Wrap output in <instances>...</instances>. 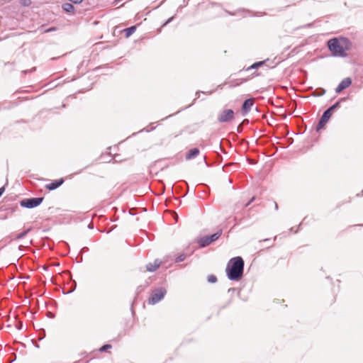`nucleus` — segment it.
<instances>
[{
  "mask_svg": "<svg viewBox=\"0 0 363 363\" xmlns=\"http://www.w3.org/2000/svg\"><path fill=\"white\" fill-rule=\"evenodd\" d=\"M327 46L333 57H345L347 50L352 48L350 40L345 37L334 38L327 42Z\"/></svg>",
  "mask_w": 363,
  "mask_h": 363,
  "instance_id": "f257e3e1",
  "label": "nucleus"
},
{
  "mask_svg": "<svg viewBox=\"0 0 363 363\" xmlns=\"http://www.w3.org/2000/svg\"><path fill=\"white\" fill-rule=\"evenodd\" d=\"M245 262L241 257L231 258L227 264L225 272L228 279L230 281L240 280L244 272Z\"/></svg>",
  "mask_w": 363,
  "mask_h": 363,
  "instance_id": "f03ea898",
  "label": "nucleus"
},
{
  "mask_svg": "<svg viewBox=\"0 0 363 363\" xmlns=\"http://www.w3.org/2000/svg\"><path fill=\"white\" fill-rule=\"evenodd\" d=\"M223 231L220 230L216 233L211 235L203 236L198 239V244L200 247L203 248L211 244L213 242L216 241L222 235Z\"/></svg>",
  "mask_w": 363,
  "mask_h": 363,
  "instance_id": "7ed1b4c3",
  "label": "nucleus"
},
{
  "mask_svg": "<svg viewBox=\"0 0 363 363\" xmlns=\"http://www.w3.org/2000/svg\"><path fill=\"white\" fill-rule=\"evenodd\" d=\"M167 291L163 287L155 289L152 291L148 298L149 304H155L161 301L165 296Z\"/></svg>",
  "mask_w": 363,
  "mask_h": 363,
  "instance_id": "20e7f679",
  "label": "nucleus"
},
{
  "mask_svg": "<svg viewBox=\"0 0 363 363\" xmlns=\"http://www.w3.org/2000/svg\"><path fill=\"white\" fill-rule=\"evenodd\" d=\"M43 199V197L24 199L20 201V205L23 208H33L40 206L42 203Z\"/></svg>",
  "mask_w": 363,
  "mask_h": 363,
  "instance_id": "39448f33",
  "label": "nucleus"
},
{
  "mask_svg": "<svg viewBox=\"0 0 363 363\" xmlns=\"http://www.w3.org/2000/svg\"><path fill=\"white\" fill-rule=\"evenodd\" d=\"M234 111L232 109L223 110L218 116L220 123H228L234 118Z\"/></svg>",
  "mask_w": 363,
  "mask_h": 363,
  "instance_id": "423d86ee",
  "label": "nucleus"
},
{
  "mask_svg": "<svg viewBox=\"0 0 363 363\" xmlns=\"http://www.w3.org/2000/svg\"><path fill=\"white\" fill-rule=\"evenodd\" d=\"M331 116H332V113H329V112H327L326 111H325L323 112L321 118H320V120L316 125V128H315L316 131H319L321 128H323V126L328 123V121L330 118Z\"/></svg>",
  "mask_w": 363,
  "mask_h": 363,
  "instance_id": "0eeeda50",
  "label": "nucleus"
},
{
  "mask_svg": "<svg viewBox=\"0 0 363 363\" xmlns=\"http://www.w3.org/2000/svg\"><path fill=\"white\" fill-rule=\"evenodd\" d=\"M254 104L255 99L253 98H250L244 101L241 108L243 116L247 115L250 112Z\"/></svg>",
  "mask_w": 363,
  "mask_h": 363,
  "instance_id": "6e6552de",
  "label": "nucleus"
},
{
  "mask_svg": "<svg viewBox=\"0 0 363 363\" xmlns=\"http://www.w3.org/2000/svg\"><path fill=\"white\" fill-rule=\"evenodd\" d=\"M352 84V79L350 77H346L342 79L340 83L337 85L335 89L336 93H340L344 89L349 87Z\"/></svg>",
  "mask_w": 363,
  "mask_h": 363,
  "instance_id": "1a4fd4ad",
  "label": "nucleus"
},
{
  "mask_svg": "<svg viewBox=\"0 0 363 363\" xmlns=\"http://www.w3.org/2000/svg\"><path fill=\"white\" fill-rule=\"evenodd\" d=\"M64 183L63 179L52 181L51 183L45 185V188L50 191H53L60 187Z\"/></svg>",
  "mask_w": 363,
  "mask_h": 363,
  "instance_id": "9d476101",
  "label": "nucleus"
},
{
  "mask_svg": "<svg viewBox=\"0 0 363 363\" xmlns=\"http://www.w3.org/2000/svg\"><path fill=\"white\" fill-rule=\"evenodd\" d=\"M200 150L197 148L191 149L189 152L186 155V160H189L194 159L199 155Z\"/></svg>",
  "mask_w": 363,
  "mask_h": 363,
  "instance_id": "9b49d317",
  "label": "nucleus"
},
{
  "mask_svg": "<svg viewBox=\"0 0 363 363\" xmlns=\"http://www.w3.org/2000/svg\"><path fill=\"white\" fill-rule=\"evenodd\" d=\"M63 11L66 13H73L75 11L74 6L70 3H65L62 5Z\"/></svg>",
  "mask_w": 363,
  "mask_h": 363,
  "instance_id": "f8f14e48",
  "label": "nucleus"
},
{
  "mask_svg": "<svg viewBox=\"0 0 363 363\" xmlns=\"http://www.w3.org/2000/svg\"><path fill=\"white\" fill-rule=\"evenodd\" d=\"M193 253H194V251H191L189 254L183 252L174 259V262L179 263V262H183L184 260L186 259V258L187 257H190Z\"/></svg>",
  "mask_w": 363,
  "mask_h": 363,
  "instance_id": "ddd939ff",
  "label": "nucleus"
},
{
  "mask_svg": "<svg viewBox=\"0 0 363 363\" xmlns=\"http://www.w3.org/2000/svg\"><path fill=\"white\" fill-rule=\"evenodd\" d=\"M135 30H136L135 26H133L126 28L124 30V33H125V37L126 38L130 37L132 34H133V33L135 31Z\"/></svg>",
  "mask_w": 363,
  "mask_h": 363,
  "instance_id": "4468645a",
  "label": "nucleus"
},
{
  "mask_svg": "<svg viewBox=\"0 0 363 363\" xmlns=\"http://www.w3.org/2000/svg\"><path fill=\"white\" fill-rule=\"evenodd\" d=\"M264 63H265V61H259V62H255L251 66H250L247 68H246L245 71H250L251 69H257L258 67H259L262 65H263Z\"/></svg>",
  "mask_w": 363,
  "mask_h": 363,
  "instance_id": "2eb2a0df",
  "label": "nucleus"
},
{
  "mask_svg": "<svg viewBox=\"0 0 363 363\" xmlns=\"http://www.w3.org/2000/svg\"><path fill=\"white\" fill-rule=\"evenodd\" d=\"M31 230V228H28V229L25 230L24 231H23L22 233L18 234L15 239L16 240H20V239H22L24 237H26L27 235V234Z\"/></svg>",
  "mask_w": 363,
  "mask_h": 363,
  "instance_id": "dca6fc26",
  "label": "nucleus"
},
{
  "mask_svg": "<svg viewBox=\"0 0 363 363\" xmlns=\"http://www.w3.org/2000/svg\"><path fill=\"white\" fill-rule=\"evenodd\" d=\"M39 30H40V32L41 33H50V32H52V31L57 30V28L56 27H52V28H45L44 26H42L39 28Z\"/></svg>",
  "mask_w": 363,
  "mask_h": 363,
  "instance_id": "f3484780",
  "label": "nucleus"
},
{
  "mask_svg": "<svg viewBox=\"0 0 363 363\" xmlns=\"http://www.w3.org/2000/svg\"><path fill=\"white\" fill-rule=\"evenodd\" d=\"M340 106V101H337L333 106L327 108L325 111L329 113H333V111Z\"/></svg>",
  "mask_w": 363,
  "mask_h": 363,
  "instance_id": "a211bd4d",
  "label": "nucleus"
},
{
  "mask_svg": "<svg viewBox=\"0 0 363 363\" xmlns=\"http://www.w3.org/2000/svg\"><path fill=\"white\" fill-rule=\"evenodd\" d=\"M146 269L150 272H153L157 269L152 262H150L146 265Z\"/></svg>",
  "mask_w": 363,
  "mask_h": 363,
  "instance_id": "6ab92c4d",
  "label": "nucleus"
},
{
  "mask_svg": "<svg viewBox=\"0 0 363 363\" xmlns=\"http://www.w3.org/2000/svg\"><path fill=\"white\" fill-rule=\"evenodd\" d=\"M207 280L209 283L213 284L217 281V277L215 275L211 274L208 277Z\"/></svg>",
  "mask_w": 363,
  "mask_h": 363,
  "instance_id": "aec40b11",
  "label": "nucleus"
},
{
  "mask_svg": "<svg viewBox=\"0 0 363 363\" xmlns=\"http://www.w3.org/2000/svg\"><path fill=\"white\" fill-rule=\"evenodd\" d=\"M157 127V125H155V123H150L147 128H146V131L147 132H150V131H152L155 129V128Z\"/></svg>",
  "mask_w": 363,
  "mask_h": 363,
  "instance_id": "412c9836",
  "label": "nucleus"
},
{
  "mask_svg": "<svg viewBox=\"0 0 363 363\" xmlns=\"http://www.w3.org/2000/svg\"><path fill=\"white\" fill-rule=\"evenodd\" d=\"M255 200V197H252L247 203L242 204V208H247Z\"/></svg>",
  "mask_w": 363,
  "mask_h": 363,
  "instance_id": "4be33fe9",
  "label": "nucleus"
},
{
  "mask_svg": "<svg viewBox=\"0 0 363 363\" xmlns=\"http://www.w3.org/2000/svg\"><path fill=\"white\" fill-rule=\"evenodd\" d=\"M21 3L24 6H29L31 4V0H21Z\"/></svg>",
  "mask_w": 363,
  "mask_h": 363,
  "instance_id": "5701e85b",
  "label": "nucleus"
},
{
  "mask_svg": "<svg viewBox=\"0 0 363 363\" xmlns=\"http://www.w3.org/2000/svg\"><path fill=\"white\" fill-rule=\"evenodd\" d=\"M111 347V345H108V344L104 345L100 348L99 351L100 352H106L108 349H110Z\"/></svg>",
  "mask_w": 363,
  "mask_h": 363,
  "instance_id": "b1692460",
  "label": "nucleus"
},
{
  "mask_svg": "<svg viewBox=\"0 0 363 363\" xmlns=\"http://www.w3.org/2000/svg\"><path fill=\"white\" fill-rule=\"evenodd\" d=\"M162 261H160L159 259H155L154 262H153V264L156 267L157 269L159 268V267L160 266V264H162Z\"/></svg>",
  "mask_w": 363,
  "mask_h": 363,
  "instance_id": "393cba45",
  "label": "nucleus"
},
{
  "mask_svg": "<svg viewBox=\"0 0 363 363\" xmlns=\"http://www.w3.org/2000/svg\"><path fill=\"white\" fill-rule=\"evenodd\" d=\"M45 337V330H43L42 332H40L38 335V340H42L43 339H44V337Z\"/></svg>",
  "mask_w": 363,
  "mask_h": 363,
  "instance_id": "a878e982",
  "label": "nucleus"
},
{
  "mask_svg": "<svg viewBox=\"0 0 363 363\" xmlns=\"http://www.w3.org/2000/svg\"><path fill=\"white\" fill-rule=\"evenodd\" d=\"M35 70V67H33L31 69L23 70L22 72L23 74H27V73H30V72H34Z\"/></svg>",
  "mask_w": 363,
  "mask_h": 363,
  "instance_id": "bb28decb",
  "label": "nucleus"
},
{
  "mask_svg": "<svg viewBox=\"0 0 363 363\" xmlns=\"http://www.w3.org/2000/svg\"><path fill=\"white\" fill-rule=\"evenodd\" d=\"M4 191H5L4 186H2V187L0 188V197L4 194Z\"/></svg>",
  "mask_w": 363,
  "mask_h": 363,
  "instance_id": "cd10ccee",
  "label": "nucleus"
},
{
  "mask_svg": "<svg viewBox=\"0 0 363 363\" xmlns=\"http://www.w3.org/2000/svg\"><path fill=\"white\" fill-rule=\"evenodd\" d=\"M173 19V17L172 18H169L164 24H163V26H166L167 24H168L169 23H170L172 21V20Z\"/></svg>",
  "mask_w": 363,
  "mask_h": 363,
  "instance_id": "c85d7f7f",
  "label": "nucleus"
},
{
  "mask_svg": "<svg viewBox=\"0 0 363 363\" xmlns=\"http://www.w3.org/2000/svg\"><path fill=\"white\" fill-rule=\"evenodd\" d=\"M22 327H23V325H22V323H21V324L17 327V328H18V330H21Z\"/></svg>",
  "mask_w": 363,
  "mask_h": 363,
  "instance_id": "c756f323",
  "label": "nucleus"
},
{
  "mask_svg": "<svg viewBox=\"0 0 363 363\" xmlns=\"http://www.w3.org/2000/svg\"><path fill=\"white\" fill-rule=\"evenodd\" d=\"M274 207L276 210H278V204L277 202H274Z\"/></svg>",
  "mask_w": 363,
  "mask_h": 363,
  "instance_id": "7c9ffc66",
  "label": "nucleus"
},
{
  "mask_svg": "<svg viewBox=\"0 0 363 363\" xmlns=\"http://www.w3.org/2000/svg\"><path fill=\"white\" fill-rule=\"evenodd\" d=\"M88 228H90V229H92L93 228V225L91 223L89 224L88 225Z\"/></svg>",
  "mask_w": 363,
  "mask_h": 363,
  "instance_id": "2f4dec72",
  "label": "nucleus"
},
{
  "mask_svg": "<svg viewBox=\"0 0 363 363\" xmlns=\"http://www.w3.org/2000/svg\"><path fill=\"white\" fill-rule=\"evenodd\" d=\"M245 81H246V79H241V82H240V83H242V82H245Z\"/></svg>",
  "mask_w": 363,
  "mask_h": 363,
  "instance_id": "473e14b6",
  "label": "nucleus"
},
{
  "mask_svg": "<svg viewBox=\"0 0 363 363\" xmlns=\"http://www.w3.org/2000/svg\"><path fill=\"white\" fill-rule=\"evenodd\" d=\"M252 75H253V76H258L259 74H258L257 73H255V72Z\"/></svg>",
  "mask_w": 363,
  "mask_h": 363,
  "instance_id": "72a5a7b5",
  "label": "nucleus"
},
{
  "mask_svg": "<svg viewBox=\"0 0 363 363\" xmlns=\"http://www.w3.org/2000/svg\"><path fill=\"white\" fill-rule=\"evenodd\" d=\"M72 291H73V290H71L69 292H67V294L72 293Z\"/></svg>",
  "mask_w": 363,
  "mask_h": 363,
  "instance_id": "f704fd0d",
  "label": "nucleus"
},
{
  "mask_svg": "<svg viewBox=\"0 0 363 363\" xmlns=\"http://www.w3.org/2000/svg\"><path fill=\"white\" fill-rule=\"evenodd\" d=\"M130 213L131 215H134L133 212H130Z\"/></svg>",
  "mask_w": 363,
  "mask_h": 363,
  "instance_id": "c9c22d12",
  "label": "nucleus"
},
{
  "mask_svg": "<svg viewBox=\"0 0 363 363\" xmlns=\"http://www.w3.org/2000/svg\"><path fill=\"white\" fill-rule=\"evenodd\" d=\"M362 193H363V189H362Z\"/></svg>",
  "mask_w": 363,
  "mask_h": 363,
  "instance_id": "e433bc0d",
  "label": "nucleus"
}]
</instances>
